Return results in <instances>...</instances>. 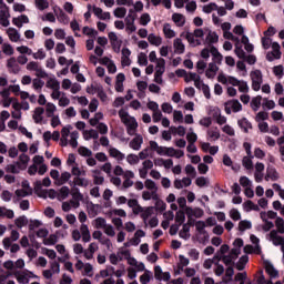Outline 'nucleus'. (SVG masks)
<instances>
[{"mask_svg":"<svg viewBox=\"0 0 284 284\" xmlns=\"http://www.w3.org/2000/svg\"><path fill=\"white\" fill-rule=\"evenodd\" d=\"M19 163H21L22 170H26L28 168V162L30 161V156H28L26 153L20 154L19 156Z\"/></svg>","mask_w":284,"mask_h":284,"instance_id":"42","label":"nucleus"},{"mask_svg":"<svg viewBox=\"0 0 284 284\" xmlns=\"http://www.w3.org/2000/svg\"><path fill=\"white\" fill-rule=\"evenodd\" d=\"M144 185H145L146 190H154V191L158 190L156 183L154 181H152L151 179L145 180Z\"/></svg>","mask_w":284,"mask_h":284,"instance_id":"62","label":"nucleus"},{"mask_svg":"<svg viewBox=\"0 0 284 284\" xmlns=\"http://www.w3.org/2000/svg\"><path fill=\"white\" fill-rule=\"evenodd\" d=\"M14 223L19 229L26 227V225H28V217L26 215L19 216L16 219Z\"/></svg>","mask_w":284,"mask_h":284,"instance_id":"34","label":"nucleus"},{"mask_svg":"<svg viewBox=\"0 0 284 284\" xmlns=\"http://www.w3.org/2000/svg\"><path fill=\"white\" fill-rule=\"evenodd\" d=\"M261 101H263V97H261V95H257L252 99L251 108H253L254 112H256L258 110V108H261Z\"/></svg>","mask_w":284,"mask_h":284,"instance_id":"27","label":"nucleus"},{"mask_svg":"<svg viewBox=\"0 0 284 284\" xmlns=\"http://www.w3.org/2000/svg\"><path fill=\"white\" fill-rule=\"evenodd\" d=\"M7 68L12 74H19V72H21V67H19V63H17V58L14 57L7 61Z\"/></svg>","mask_w":284,"mask_h":284,"instance_id":"2","label":"nucleus"},{"mask_svg":"<svg viewBox=\"0 0 284 284\" xmlns=\"http://www.w3.org/2000/svg\"><path fill=\"white\" fill-rule=\"evenodd\" d=\"M71 195L74 201H83V195L81 194V191L77 186L72 187Z\"/></svg>","mask_w":284,"mask_h":284,"instance_id":"29","label":"nucleus"},{"mask_svg":"<svg viewBox=\"0 0 284 284\" xmlns=\"http://www.w3.org/2000/svg\"><path fill=\"white\" fill-rule=\"evenodd\" d=\"M270 236L273 241V245H281L282 246L284 244V237L278 235V231L272 230L270 232Z\"/></svg>","mask_w":284,"mask_h":284,"instance_id":"9","label":"nucleus"},{"mask_svg":"<svg viewBox=\"0 0 284 284\" xmlns=\"http://www.w3.org/2000/svg\"><path fill=\"white\" fill-rule=\"evenodd\" d=\"M23 170V166H21L20 162H17L16 164H9L7 166V172H10L11 174H19Z\"/></svg>","mask_w":284,"mask_h":284,"instance_id":"16","label":"nucleus"},{"mask_svg":"<svg viewBox=\"0 0 284 284\" xmlns=\"http://www.w3.org/2000/svg\"><path fill=\"white\" fill-rule=\"evenodd\" d=\"M125 14H128V9L124 7H118L114 10V17H116V19H124Z\"/></svg>","mask_w":284,"mask_h":284,"instance_id":"30","label":"nucleus"},{"mask_svg":"<svg viewBox=\"0 0 284 284\" xmlns=\"http://www.w3.org/2000/svg\"><path fill=\"white\" fill-rule=\"evenodd\" d=\"M248 262H250V256L247 255L241 256L239 262L236 263V270H239V272H243V270H245V265H247Z\"/></svg>","mask_w":284,"mask_h":284,"instance_id":"15","label":"nucleus"},{"mask_svg":"<svg viewBox=\"0 0 284 284\" xmlns=\"http://www.w3.org/2000/svg\"><path fill=\"white\" fill-rule=\"evenodd\" d=\"M36 6L39 10H47V8H50L48 0H36Z\"/></svg>","mask_w":284,"mask_h":284,"instance_id":"43","label":"nucleus"},{"mask_svg":"<svg viewBox=\"0 0 284 284\" xmlns=\"http://www.w3.org/2000/svg\"><path fill=\"white\" fill-rule=\"evenodd\" d=\"M126 161L130 165H136L139 163V156L134 153H131L126 156Z\"/></svg>","mask_w":284,"mask_h":284,"instance_id":"48","label":"nucleus"},{"mask_svg":"<svg viewBox=\"0 0 284 284\" xmlns=\"http://www.w3.org/2000/svg\"><path fill=\"white\" fill-rule=\"evenodd\" d=\"M196 68H197L199 74H203V72H205V68H207V63H205V61L203 60H199L196 62Z\"/></svg>","mask_w":284,"mask_h":284,"instance_id":"53","label":"nucleus"},{"mask_svg":"<svg viewBox=\"0 0 284 284\" xmlns=\"http://www.w3.org/2000/svg\"><path fill=\"white\" fill-rule=\"evenodd\" d=\"M179 234H180V239L187 240L190 237V226L187 224H183V227Z\"/></svg>","mask_w":284,"mask_h":284,"instance_id":"41","label":"nucleus"},{"mask_svg":"<svg viewBox=\"0 0 284 284\" xmlns=\"http://www.w3.org/2000/svg\"><path fill=\"white\" fill-rule=\"evenodd\" d=\"M173 48L178 54H183V52H185V44H183V40H181V38H176L174 40Z\"/></svg>","mask_w":284,"mask_h":284,"instance_id":"13","label":"nucleus"},{"mask_svg":"<svg viewBox=\"0 0 284 284\" xmlns=\"http://www.w3.org/2000/svg\"><path fill=\"white\" fill-rule=\"evenodd\" d=\"M261 219H262V221L265 222V224L262 226V230H263L264 232H270V230H272V229L274 227V223L271 222V221H267V220L265 219V212H261Z\"/></svg>","mask_w":284,"mask_h":284,"instance_id":"20","label":"nucleus"},{"mask_svg":"<svg viewBox=\"0 0 284 284\" xmlns=\"http://www.w3.org/2000/svg\"><path fill=\"white\" fill-rule=\"evenodd\" d=\"M83 34H87V37H91L94 39L99 32L90 27H83L82 29Z\"/></svg>","mask_w":284,"mask_h":284,"instance_id":"38","label":"nucleus"},{"mask_svg":"<svg viewBox=\"0 0 284 284\" xmlns=\"http://www.w3.org/2000/svg\"><path fill=\"white\" fill-rule=\"evenodd\" d=\"M275 225L280 234H284V220L283 217H276Z\"/></svg>","mask_w":284,"mask_h":284,"instance_id":"44","label":"nucleus"},{"mask_svg":"<svg viewBox=\"0 0 284 284\" xmlns=\"http://www.w3.org/2000/svg\"><path fill=\"white\" fill-rule=\"evenodd\" d=\"M119 116H120L122 123H128V121L130 120V114L128 113V111H125L123 109H121L119 111Z\"/></svg>","mask_w":284,"mask_h":284,"instance_id":"50","label":"nucleus"},{"mask_svg":"<svg viewBox=\"0 0 284 284\" xmlns=\"http://www.w3.org/2000/svg\"><path fill=\"white\" fill-rule=\"evenodd\" d=\"M109 155L118 161H123V159H125V154L121 153V151H119L116 148H111L109 150Z\"/></svg>","mask_w":284,"mask_h":284,"instance_id":"14","label":"nucleus"},{"mask_svg":"<svg viewBox=\"0 0 284 284\" xmlns=\"http://www.w3.org/2000/svg\"><path fill=\"white\" fill-rule=\"evenodd\" d=\"M156 71L154 73V82L159 85L163 84V74L165 72V59L161 58L156 64Z\"/></svg>","mask_w":284,"mask_h":284,"instance_id":"1","label":"nucleus"},{"mask_svg":"<svg viewBox=\"0 0 284 284\" xmlns=\"http://www.w3.org/2000/svg\"><path fill=\"white\" fill-rule=\"evenodd\" d=\"M90 139H94L97 141V139H99V131H97L94 129L84 131V140L90 141Z\"/></svg>","mask_w":284,"mask_h":284,"instance_id":"21","label":"nucleus"},{"mask_svg":"<svg viewBox=\"0 0 284 284\" xmlns=\"http://www.w3.org/2000/svg\"><path fill=\"white\" fill-rule=\"evenodd\" d=\"M196 231L200 234H207V231H205V222L203 221H197L195 224Z\"/></svg>","mask_w":284,"mask_h":284,"instance_id":"49","label":"nucleus"},{"mask_svg":"<svg viewBox=\"0 0 284 284\" xmlns=\"http://www.w3.org/2000/svg\"><path fill=\"white\" fill-rule=\"evenodd\" d=\"M235 54L239 59H246L245 51L243 50L242 47H239V45L235 47Z\"/></svg>","mask_w":284,"mask_h":284,"instance_id":"63","label":"nucleus"},{"mask_svg":"<svg viewBox=\"0 0 284 284\" xmlns=\"http://www.w3.org/2000/svg\"><path fill=\"white\" fill-rule=\"evenodd\" d=\"M175 223H178V225H183L185 223V212L181 210L176 212Z\"/></svg>","mask_w":284,"mask_h":284,"instance_id":"33","label":"nucleus"},{"mask_svg":"<svg viewBox=\"0 0 284 284\" xmlns=\"http://www.w3.org/2000/svg\"><path fill=\"white\" fill-rule=\"evenodd\" d=\"M132 19H133V23H134V21H136V12L134 11V9L129 10V14L124 19L125 24L132 22Z\"/></svg>","mask_w":284,"mask_h":284,"instance_id":"45","label":"nucleus"},{"mask_svg":"<svg viewBox=\"0 0 284 284\" xmlns=\"http://www.w3.org/2000/svg\"><path fill=\"white\" fill-rule=\"evenodd\" d=\"M58 241H59V237L57 236V234H51V235H49L48 239L43 240V244L44 245H57Z\"/></svg>","mask_w":284,"mask_h":284,"instance_id":"35","label":"nucleus"},{"mask_svg":"<svg viewBox=\"0 0 284 284\" xmlns=\"http://www.w3.org/2000/svg\"><path fill=\"white\" fill-rule=\"evenodd\" d=\"M149 282H150V271H145V273L140 276V283L146 284Z\"/></svg>","mask_w":284,"mask_h":284,"instance_id":"64","label":"nucleus"},{"mask_svg":"<svg viewBox=\"0 0 284 284\" xmlns=\"http://www.w3.org/2000/svg\"><path fill=\"white\" fill-rule=\"evenodd\" d=\"M33 90H41L43 85H45V82L39 78L33 79Z\"/></svg>","mask_w":284,"mask_h":284,"instance_id":"47","label":"nucleus"},{"mask_svg":"<svg viewBox=\"0 0 284 284\" xmlns=\"http://www.w3.org/2000/svg\"><path fill=\"white\" fill-rule=\"evenodd\" d=\"M150 21H152V18H150V13H143L140 17V23L141 26H148V23H150Z\"/></svg>","mask_w":284,"mask_h":284,"instance_id":"56","label":"nucleus"},{"mask_svg":"<svg viewBox=\"0 0 284 284\" xmlns=\"http://www.w3.org/2000/svg\"><path fill=\"white\" fill-rule=\"evenodd\" d=\"M206 43H209V45H212V43H219V34H216V32L209 31V34L206 36Z\"/></svg>","mask_w":284,"mask_h":284,"instance_id":"24","label":"nucleus"},{"mask_svg":"<svg viewBox=\"0 0 284 284\" xmlns=\"http://www.w3.org/2000/svg\"><path fill=\"white\" fill-rule=\"evenodd\" d=\"M47 88H51V90H54V92H57L61 88V84L59 83V81L51 79L47 82Z\"/></svg>","mask_w":284,"mask_h":284,"instance_id":"40","label":"nucleus"},{"mask_svg":"<svg viewBox=\"0 0 284 284\" xmlns=\"http://www.w3.org/2000/svg\"><path fill=\"white\" fill-rule=\"evenodd\" d=\"M54 112H57V105H54V103L48 102L47 103V116L49 119L54 116Z\"/></svg>","mask_w":284,"mask_h":284,"instance_id":"39","label":"nucleus"},{"mask_svg":"<svg viewBox=\"0 0 284 284\" xmlns=\"http://www.w3.org/2000/svg\"><path fill=\"white\" fill-rule=\"evenodd\" d=\"M124 125L126 126V132L130 136H133L134 132H136V128H139V123L135 118H130L128 123H124Z\"/></svg>","mask_w":284,"mask_h":284,"instance_id":"4","label":"nucleus"},{"mask_svg":"<svg viewBox=\"0 0 284 284\" xmlns=\"http://www.w3.org/2000/svg\"><path fill=\"white\" fill-rule=\"evenodd\" d=\"M254 159V155L250 156L246 155L242 160V164L246 170H254V162L252 160Z\"/></svg>","mask_w":284,"mask_h":284,"instance_id":"18","label":"nucleus"},{"mask_svg":"<svg viewBox=\"0 0 284 284\" xmlns=\"http://www.w3.org/2000/svg\"><path fill=\"white\" fill-rule=\"evenodd\" d=\"M185 172L189 176H192V179L196 178V169L192 164L185 166Z\"/></svg>","mask_w":284,"mask_h":284,"instance_id":"52","label":"nucleus"},{"mask_svg":"<svg viewBox=\"0 0 284 284\" xmlns=\"http://www.w3.org/2000/svg\"><path fill=\"white\" fill-rule=\"evenodd\" d=\"M265 265V272L271 276V278H277L278 271L274 268V265L270 261L264 262Z\"/></svg>","mask_w":284,"mask_h":284,"instance_id":"7","label":"nucleus"},{"mask_svg":"<svg viewBox=\"0 0 284 284\" xmlns=\"http://www.w3.org/2000/svg\"><path fill=\"white\" fill-rule=\"evenodd\" d=\"M251 81H257L263 83V73L261 70H255L251 72Z\"/></svg>","mask_w":284,"mask_h":284,"instance_id":"31","label":"nucleus"},{"mask_svg":"<svg viewBox=\"0 0 284 284\" xmlns=\"http://www.w3.org/2000/svg\"><path fill=\"white\" fill-rule=\"evenodd\" d=\"M108 224H105V219L103 217H98L95 219V227L97 230H103L106 227Z\"/></svg>","mask_w":284,"mask_h":284,"instance_id":"51","label":"nucleus"},{"mask_svg":"<svg viewBox=\"0 0 284 284\" xmlns=\"http://www.w3.org/2000/svg\"><path fill=\"white\" fill-rule=\"evenodd\" d=\"M69 185L71 187H75L78 185L79 187H88L90 185V182L85 178H74L73 181L69 182Z\"/></svg>","mask_w":284,"mask_h":284,"instance_id":"5","label":"nucleus"},{"mask_svg":"<svg viewBox=\"0 0 284 284\" xmlns=\"http://www.w3.org/2000/svg\"><path fill=\"white\" fill-rule=\"evenodd\" d=\"M154 276L156 281H163V270L161 268L160 265L154 267Z\"/></svg>","mask_w":284,"mask_h":284,"instance_id":"54","label":"nucleus"},{"mask_svg":"<svg viewBox=\"0 0 284 284\" xmlns=\"http://www.w3.org/2000/svg\"><path fill=\"white\" fill-rule=\"evenodd\" d=\"M226 105H231L233 112H241V110H243V105L241 102H239V100H229Z\"/></svg>","mask_w":284,"mask_h":284,"instance_id":"19","label":"nucleus"},{"mask_svg":"<svg viewBox=\"0 0 284 284\" xmlns=\"http://www.w3.org/2000/svg\"><path fill=\"white\" fill-rule=\"evenodd\" d=\"M230 216L233 221H241V212H239L236 209H232L230 211Z\"/></svg>","mask_w":284,"mask_h":284,"instance_id":"58","label":"nucleus"},{"mask_svg":"<svg viewBox=\"0 0 284 284\" xmlns=\"http://www.w3.org/2000/svg\"><path fill=\"white\" fill-rule=\"evenodd\" d=\"M80 232L82 234L83 243H90V241H92V236L90 235V229L88 227V225L82 224L80 227Z\"/></svg>","mask_w":284,"mask_h":284,"instance_id":"11","label":"nucleus"},{"mask_svg":"<svg viewBox=\"0 0 284 284\" xmlns=\"http://www.w3.org/2000/svg\"><path fill=\"white\" fill-rule=\"evenodd\" d=\"M7 34L10 41H12L13 43H17L21 39V34H19V31H17V29L14 28H9L7 30Z\"/></svg>","mask_w":284,"mask_h":284,"instance_id":"12","label":"nucleus"},{"mask_svg":"<svg viewBox=\"0 0 284 284\" xmlns=\"http://www.w3.org/2000/svg\"><path fill=\"white\" fill-rule=\"evenodd\" d=\"M10 8L7 7V4H3V7H0V19H3L6 17H10Z\"/></svg>","mask_w":284,"mask_h":284,"instance_id":"59","label":"nucleus"},{"mask_svg":"<svg viewBox=\"0 0 284 284\" xmlns=\"http://www.w3.org/2000/svg\"><path fill=\"white\" fill-rule=\"evenodd\" d=\"M141 145H143V136L142 135H136L132 139V141L129 143V148L131 150L139 151L141 150Z\"/></svg>","mask_w":284,"mask_h":284,"instance_id":"6","label":"nucleus"},{"mask_svg":"<svg viewBox=\"0 0 284 284\" xmlns=\"http://www.w3.org/2000/svg\"><path fill=\"white\" fill-rule=\"evenodd\" d=\"M2 52H4L8 57H12L14 54V49L10 44L2 45Z\"/></svg>","mask_w":284,"mask_h":284,"instance_id":"57","label":"nucleus"},{"mask_svg":"<svg viewBox=\"0 0 284 284\" xmlns=\"http://www.w3.org/2000/svg\"><path fill=\"white\" fill-rule=\"evenodd\" d=\"M222 262L224 263V265L230 266V265H234V260L232 255H223L222 256Z\"/></svg>","mask_w":284,"mask_h":284,"instance_id":"60","label":"nucleus"},{"mask_svg":"<svg viewBox=\"0 0 284 284\" xmlns=\"http://www.w3.org/2000/svg\"><path fill=\"white\" fill-rule=\"evenodd\" d=\"M78 154H80V156H92V151L85 146H80L78 149Z\"/></svg>","mask_w":284,"mask_h":284,"instance_id":"46","label":"nucleus"},{"mask_svg":"<svg viewBox=\"0 0 284 284\" xmlns=\"http://www.w3.org/2000/svg\"><path fill=\"white\" fill-rule=\"evenodd\" d=\"M217 8H219V4H216L215 2H211L203 7V12H205V14H210L214 12V10H216Z\"/></svg>","mask_w":284,"mask_h":284,"instance_id":"36","label":"nucleus"},{"mask_svg":"<svg viewBox=\"0 0 284 284\" xmlns=\"http://www.w3.org/2000/svg\"><path fill=\"white\" fill-rule=\"evenodd\" d=\"M163 32L166 39H174L176 37V32L170 28V23L164 24Z\"/></svg>","mask_w":284,"mask_h":284,"instance_id":"22","label":"nucleus"},{"mask_svg":"<svg viewBox=\"0 0 284 284\" xmlns=\"http://www.w3.org/2000/svg\"><path fill=\"white\" fill-rule=\"evenodd\" d=\"M266 176L268 179H272V181H277L278 180V172H276V169L274 168H268L266 171Z\"/></svg>","mask_w":284,"mask_h":284,"instance_id":"37","label":"nucleus"},{"mask_svg":"<svg viewBox=\"0 0 284 284\" xmlns=\"http://www.w3.org/2000/svg\"><path fill=\"white\" fill-rule=\"evenodd\" d=\"M244 207L246 209V212H251V210H253L254 212H258L261 210L258 205L252 202V200H247L244 204Z\"/></svg>","mask_w":284,"mask_h":284,"instance_id":"32","label":"nucleus"},{"mask_svg":"<svg viewBox=\"0 0 284 284\" xmlns=\"http://www.w3.org/2000/svg\"><path fill=\"white\" fill-rule=\"evenodd\" d=\"M138 63H139V65H148V55L145 53L141 52L138 55Z\"/></svg>","mask_w":284,"mask_h":284,"instance_id":"55","label":"nucleus"},{"mask_svg":"<svg viewBox=\"0 0 284 284\" xmlns=\"http://www.w3.org/2000/svg\"><path fill=\"white\" fill-rule=\"evenodd\" d=\"M72 179V174L70 172H63L61 173V176L58 180V185H64V183H68Z\"/></svg>","mask_w":284,"mask_h":284,"instance_id":"26","label":"nucleus"},{"mask_svg":"<svg viewBox=\"0 0 284 284\" xmlns=\"http://www.w3.org/2000/svg\"><path fill=\"white\" fill-rule=\"evenodd\" d=\"M237 124H239V128H241V130H243L245 134L250 132L248 130H252V122H250L247 118H242L241 120L237 121Z\"/></svg>","mask_w":284,"mask_h":284,"instance_id":"8","label":"nucleus"},{"mask_svg":"<svg viewBox=\"0 0 284 284\" xmlns=\"http://www.w3.org/2000/svg\"><path fill=\"white\" fill-rule=\"evenodd\" d=\"M273 73L275 74V77H283V74H284L283 64L275 65V67L273 68Z\"/></svg>","mask_w":284,"mask_h":284,"instance_id":"61","label":"nucleus"},{"mask_svg":"<svg viewBox=\"0 0 284 284\" xmlns=\"http://www.w3.org/2000/svg\"><path fill=\"white\" fill-rule=\"evenodd\" d=\"M45 112V109H43L42 106H37L34 109V113L32 115V119L34 121V123H41V121H43V113Z\"/></svg>","mask_w":284,"mask_h":284,"instance_id":"10","label":"nucleus"},{"mask_svg":"<svg viewBox=\"0 0 284 284\" xmlns=\"http://www.w3.org/2000/svg\"><path fill=\"white\" fill-rule=\"evenodd\" d=\"M34 187V193L40 197V199H48V190H43V184L41 181H36L33 183Z\"/></svg>","mask_w":284,"mask_h":284,"instance_id":"3","label":"nucleus"},{"mask_svg":"<svg viewBox=\"0 0 284 284\" xmlns=\"http://www.w3.org/2000/svg\"><path fill=\"white\" fill-rule=\"evenodd\" d=\"M148 41L149 43H151V45H156V47L161 45L162 43L161 37H156L154 33L149 34Z\"/></svg>","mask_w":284,"mask_h":284,"instance_id":"25","label":"nucleus"},{"mask_svg":"<svg viewBox=\"0 0 284 284\" xmlns=\"http://www.w3.org/2000/svg\"><path fill=\"white\" fill-rule=\"evenodd\" d=\"M245 230H252V222H250L247 220H242L239 223V231L245 232Z\"/></svg>","mask_w":284,"mask_h":284,"instance_id":"28","label":"nucleus"},{"mask_svg":"<svg viewBox=\"0 0 284 284\" xmlns=\"http://www.w3.org/2000/svg\"><path fill=\"white\" fill-rule=\"evenodd\" d=\"M152 212H153V207L149 206L146 209L143 210V212L141 213V219L143 220V222L145 223V225H148V219H150V216H152Z\"/></svg>","mask_w":284,"mask_h":284,"instance_id":"23","label":"nucleus"},{"mask_svg":"<svg viewBox=\"0 0 284 284\" xmlns=\"http://www.w3.org/2000/svg\"><path fill=\"white\" fill-rule=\"evenodd\" d=\"M172 20L176 26H179V28H183L185 26V17L181 13H173Z\"/></svg>","mask_w":284,"mask_h":284,"instance_id":"17","label":"nucleus"}]
</instances>
